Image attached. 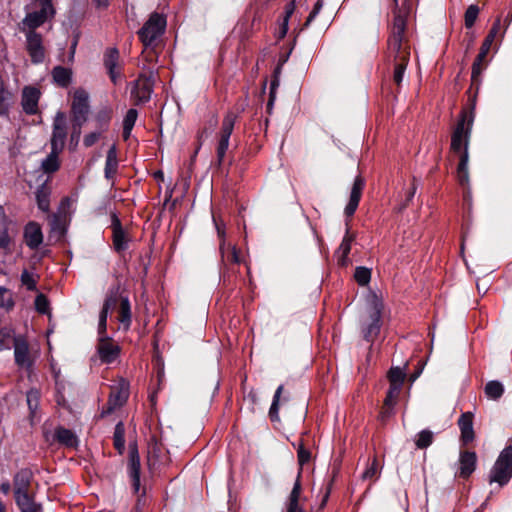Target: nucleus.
Listing matches in <instances>:
<instances>
[{
    "instance_id": "obj_52",
    "label": "nucleus",
    "mask_w": 512,
    "mask_h": 512,
    "mask_svg": "<svg viewBox=\"0 0 512 512\" xmlns=\"http://www.w3.org/2000/svg\"><path fill=\"white\" fill-rule=\"evenodd\" d=\"M21 283L29 291H35L37 289V281L32 273L28 270H24L21 274Z\"/></svg>"
},
{
    "instance_id": "obj_22",
    "label": "nucleus",
    "mask_w": 512,
    "mask_h": 512,
    "mask_svg": "<svg viewBox=\"0 0 512 512\" xmlns=\"http://www.w3.org/2000/svg\"><path fill=\"white\" fill-rule=\"evenodd\" d=\"M23 237L31 250L37 249L43 242L41 226L35 221L28 222L24 227Z\"/></svg>"
},
{
    "instance_id": "obj_29",
    "label": "nucleus",
    "mask_w": 512,
    "mask_h": 512,
    "mask_svg": "<svg viewBox=\"0 0 512 512\" xmlns=\"http://www.w3.org/2000/svg\"><path fill=\"white\" fill-rule=\"evenodd\" d=\"M51 76L57 86L67 88L72 82L73 72L71 68L58 65L52 69Z\"/></svg>"
},
{
    "instance_id": "obj_17",
    "label": "nucleus",
    "mask_w": 512,
    "mask_h": 512,
    "mask_svg": "<svg viewBox=\"0 0 512 512\" xmlns=\"http://www.w3.org/2000/svg\"><path fill=\"white\" fill-rule=\"evenodd\" d=\"M120 54L117 48H108L103 57V63L113 84H117L121 76V67L119 66Z\"/></svg>"
},
{
    "instance_id": "obj_60",
    "label": "nucleus",
    "mask_w": 512,
    "mask_h": 512,
    "mask_svg": "<svg viewBox=\"0 0 512 512\" xmlns=\"http://www.w3.org/2000/svg\"><path fill=\"white\" fill-rule=\"evenodd\" d=\"M321 8H322L321 0H318V1L315 3V5H314V7H313V10L310 12V14H309V16H308V18H307V20H306V23H305V25H306V26H307V25H309V23H310L311 21H313V19L317 16V14H318V13H319V11L321 10Z\"/></svg>"
},
{
    "instance_id": "obj_34",
    "label": "nucleus",
    "mask_w": 512,
    "mask_h": 512,
    "mask_svg": "<svg viewBox=\"0 0 512 512\" xmlns=\"http://www.w3.org/2000/svg\"><path fill=\"white\" fill-rule=\"evenodd\" d=\"M118 320L124 330H128L132 322V312L129 298L127 296L120 297V305L118 309Z\"/></svg>"
},
{
    "instance_id": "obj_19",
    "label": "nucleus",
    "mask_w": 512,
    "mask_h": 512,
    "mask_svg": "<svg viewBox=\"0 0 512 512\" xmlns=\"http://www.w3.org/2000/svg\"><path fill=\"white\" fill-rule=\"evenodd\" d=\"M13 346L15 363L19 367L30 368L32 366V360L30 358L29 344L26 338L23 336L14 337Z\"/></svg>"
},
{
    "instance_id": "obj_39",
    "label": "nucleus",
    "mask_w": 512,
    "mask_h": 512,
    "mask_svg": "<svg viewBox=\"0 0 512 512\" xmlns=\"http://www.w3.org/2000/svg\"><path fill=\"white\" fill-rule=\"evenodd\" d=\"M113 445L119 454H122L125 450V427L123 422H118L115 425L113 434Z\"/></svg>"
},
{
    "instance_id": "obj_46",
    "label": "nucleus",
    "mask_w": 512,
    "mask_h": 512,
    "mask_svg": "<svg viewBox=\"0 0 512 512\" xmlns=\"http://www.w3.org/2000/svg\"><path fill=\"white\" fill-rule=\"evenodd\" d=\"M433 442V433L430 430L424 429L420 431L415 439V445L418 449H426Z\"/></svg>"
},
{
    "instance_id": "obj_5",
    "label": "nucleus",
    "mask_w": 512,
    "mask_h": 512,
    "mask_svg": "<svg viewBox=\"0 0 512 512\" xmlns=\"http://www.w3.org/2000/svg\"><path fill=\"white\" fill-rule=\"evenodd\" d=\"M512 478V445L506 446L499 454L489 473L490 483L506 485Z\"/></svg>"
},
{
    "instance_id": "obj_28",
    "label": "nucleus",
    "mask_w": 512,
    "mask_h": 512,
    "mask_svg": "<svg viewBox=\"0 0 512 512\" xmlns=\"http://www.w3.org/2000/svg\"><path fill=\"white\" fill-rule=\"evenodd\" d=\"M33 472L29 468L19 470L14 476V494L28 492L31 487Z\"/></svg>"
},
{
    "instance_id": "obj_11",
    "label": "nucleus",
    "mask_w": 512,
    "mask_h": 512,
    "mask_svg": "<svg viewBox=\"0 0 512 512\" xmlns=\"http://www.w3.org/2000/svg\"><path fill=\"white\" fill-rule=\"evenodd\" d=\"M17 232L12 228V221L0 205V251L5 255L12 253Z\"/></svg>"
},
{
    "instance_id": "obj_45",
    "label": "nucleus",
    "mask_w": 512,
    "mask_h": 512,
    "mask_svg": "<svg viewBox=\"0 0 512 512\" xmlns=\"http://www.w3.org/2000/svg\"><path fill=\"white\" fill-rule=\"evenodd\" d=\"M15 306L12 292L6 287L0 286V308L10 311Z\"/></svg>"
},
{
    "instance_id": "obj_62",
    "label": "nucleus",
    "mask_w": 512,
    "mask_h": 512,
    "mask_svg": "<svg viewBox=\"0 0 512 512\" xmlns=\"http://www.w3.org/2000/svg\"><path fill=\"white\" fill-rule=\"evenodd\" d=\"M393 412V409H388L385 404L382 407V410L380 412V416L382 420H385L386 418L390 417Z\"/></svg>"
},
{
    "instance_id": "obj_55",
    "label": "nucleus",
    "mask_w": 512,
    "mask_h": 512,
    "mask_svg": "<svg viewBox=\"0 0 512 512\" xmlns=\"http://www.w3.org/2000/svg\"><path fill=\"white\" fill-rule=\"evenodd\" d=\"M137 118H138V111L134 108H130L126 112V115L124 116L123 126L129 127V128H134Z\"/></svg>"
},
{
    "instance_id": "obj_53",
    "label": "nucleus",
    "mask_w": 512,
    "mask_h": 512,
    "mask_svg": "<svg viewBox=\"0 0 512 512\" xmlns=\"http://www.w3.org/2000/svg\"><path fill=\"white\" fill-rule=\"evenodd\" d=\"M379 472V464L376 457H374L371 463L367 466L362 474L363 479H372L377 476Z\"/></svg>"
},
{
    "instance_id": "obj_2",
    "label": "nucleus",
    "mask_w": 512,
    "mask_h": 512,
    "mask_svg": "<svg viewBox=\"0 0 512 512\" xmlns=\"http://www.w3.org/2000/svg\"><path fill=\"white\" fill-rule=\"evenodd\" d=\"M474 122L473 111L463 110L451 134V151L459 156L457 166V178L460 185L465 186L469 183V142Z\"/></svg>"
},
{
    "instance_id": "obj_23",
    "label": "nucleus",
    "mask_w": 512,
    "mask_h": 512,
    "mask_svg": "<svg viewBox=\"0 0 512 512\" xmlns=\"http://www.w3.org/2000/svg\"><path fill=\"white\" fill-rule=\"evenodd\" d=\"M118 302V298L116 294H110L106 297L102 309L99 314V323H98V339L104 338L109 339L110 337L107 335V318L108 312L111 308H113Z\"/></svg>"
},
{
    "instance_id": "obj_20",
    "label": "nucleus",
    "mask_w": 512,
    "mask_h": 512,
    "mask_svg": "<svg viewBox=\"0 0 512 512\" xmlns=\"http://www.w3.org/2000/svg\"><path fill=\"white\" fill-rule=\"evenodd\" d=\"M130 395V383L125 378H118L111 386L109 394V400L111 403H115L119 407L126 404Z\"/></svg>"
},
{
    "instance_id": "obj_48",
    "label": "nucleus",
    "mask_w": 512,
    "mask_h": 512,
    "mask_svg": "<svg viewBox=\"0 0 512 512\" xmlns=\"http://www.w3.org/2000/svg\"><path fill=\"white\" fill-rule=\"evenodd\" d=\"M355 281L360 286H366L371 280V270L366 267H357L354 273Z\"/></svg>"
},
{
    "instance_id": "obj_36",
    "label": "nucleus",
    "mask_w": 512,
    "mask_h": 512,
    "mask_svg": "<svg viewBox=\"0 0 512 512\" xmlns=\"http://www.w3.org/2000/svg\"><path fill=\"white\" fill-rule=\"evenodd\" d=\"M300 477H301L300 472H298L297 479L294 483V486H293L292 491L289 496L287 512H303V510L299 506V497L301 494Z\"/></svg>"
},
{
    "instance_id": "obj_4",
    "label": "nucleus",
    "mask_w": 512,
    "mask_h": 512,
    "mask_svg": "<svg viewBox=\"0 0 512 512\" xmlns=\"http://www.w3.org/2000/svg\"><path fill=\"white\" fill-rule=\"evenodd\" d=\"M383 302L377 296L370 301L367 315L361 320L360 330L365 341L373 344L378 338L382 327Z\"/></svg>"
},
{
    "instance_id": "obj_18",
    "label": "nucleus",
    "mask_w": 512,
    "mask_h": 512,
    "mask_svg": "<svg viewBox=\"0 0 512 512\" xmlns=\"http://www.w3.org/2000/svg\"><path fill=\"white\" fill-rule=\"evenodd\" d=\"M121 349L120 346L114 344L109 339L100 338L98 339L97 345V353L102 363L111 364L113 363L120 355Z\"/></svg>"
},
{
    "instance_id": "obj_47",
    "label": "nucleus",
    "mask_w": 512,
    "mask_h": 512,
    "mask_svg": "<svg viewBox=\"0 0 512 512\" xmlns=\"http://www.w3.org/2000/svg\"><path fill=\"white\" fill-rule=\"evenodd\" d=\"M479 11V7L475 4L468 6L464 14V23L466 28L470 29L474 26L479 15Z\"/></svg>"
},
{
    "instance_id": "obj_6",
    "label": "nucleus",
    "mask_w": 512,
    "mask_h": 512,
    "mask_svg": "<svg viewBox=\"0 0 512 512\" xmlns=\"http://www.w3.org/2000/svg\"><path fill=\"white\" fill-rule=\"evenodd\" d=\"M500 25H501V20H500V18H497L495 20V22L493 23L488 35L485 37V39L481 45L480 51L472 64V71H471L472 85L478 86L480 83V77H481L482 70H483V67H482L483 61L486 58V56L491 48V45L500 30Z\"/></svg>"
},
{
    "instance_id": "obj_35",
    "label": "nucleus",
    "mask_w": 512,
    "mask_h": 512,
    "mask_svg": "<svg viewBox=\"0 0 512 512\" xmlns=\"http://www.w3.org/2000/svg\"><path fill=\"white\" fill-rule=\"evenodd\" d=\"M300 477H301L300 472H298L297 479L294 483V486H293L292 491L289 496L287 512H303V510L299 506V497L301 494Z\"/></svg>"
},
{
    "instance_id": "obj_51",
    "label": "nucleus",
    "mask_w": 512,
    "mask_h": 512,
    "mask_svg": "<svg viewBox=\"0 0 512 512\" xmlns=\"http://www.w3.org/2000/svg\"><path fill=\"white\" fill-rule=\"evenodd\" d=\"M405 374L399 367H392L388 372V380L391 384L403 385Z\"/></svg>"
},
{
    "instance_id": "obj_50",
    "label": "nucleus",
    "mask_w": 512,
    "mask_h": 512,
    "mask_svg": "<svg viewBox=\"0 0 512 512\" xmlns=\"http://www.w3.org/2000/svg\"><path fill=\"white\" fill-rule=\"evenodd\" d=\"M35 309L40 314H47L50 310V303L48 298L40 293L36 296L34 301Z\"/></svg>"
},
{
    "instance_id": "obj_49",
    "label": "nucleus",
    "mask_w": 512,
    "mask_h": 512,
    "mask_svg": "<svg viewBox=\"0 0 512 512\" xmlns=\"http://www.w3.org/2000/svg\"><path fill=\"white\" fill-rule=\"evenodd\" d=\"M297 458L299 464V472L302 473L303 466L311 460V452L304 447L303 443H300L297 449Z\"/></svg>"
},
{
    "instance_id": "obj_10",
    "label": "nucleus",
    "mask_w": 512,
    "mask_h": 512,
    "mask_svg": "<svg viewBox=\"0 0 512 512\" xmlns=\"http://www.w3.org/2000/svg\"><path fill=\"white\" fill-rule=\"evenodd\" d=\"M26 51L33 64H41L45 60L46 50L42 34L36 31H25Z\"/></svg>"
},
{
    "instance_id": "obj_54",
    "label": "nucleus",
    "mask_w": 512,
    "mask_h": 512,
    "mask_svg": "<svg viewBox=\"0 0 512 512\" xmlns=\"http://www.w3.org/2000/svg\"><path fill=\"white\" fill-rule=\"evenodd\" d=\"M295 9L294 0L290 2L285 8V17L281 27V37H284L288 31V21Z\"/></svg>"
},
{
    "instance_id": "obj_56",
    "label": "nucleus",
    "mask_w": 512,
    "mask_h": 512,
    "mask_svg": "<svg viewBox=\"0 0 512 512\" xmlns=\"http://www.w3.org/2000/svg\"><path fill=\"white\" fill-rule=\"evenodd\" d=\"M101 137V132H91L85 135L83 144L85 147L93 146Z\"/></svg>"
},
{
    "instance_id": "obj_37",
    "label": "nucleus",
    "mask_w": 512,
    "mask_h": 512,
    "mask_svg": "<svg viewBox=\"0 0 512 512\" xmlns=\"http://www.w3.org/2000/svg\"><path fill=\"white\" fill-rule=\"evenodd\" d=\"M62 151H58L55 149H51L49 155L42 161L41 167L43 171L47 174L55 173L59 167V154Z\"/></svg>"
},
{
    "instance_id": "obj_24",
    "label": "nucleus",
    "mask_w": 512,
    "mask_h": 512,
    "mask_svg": "<svg viewBox=\"0 0 512 512\" xmlns=\"http://www.w3.org/2000/svg\"><path fill=\"white\" fill-rule=\"evenodd\" d=\"M140 471L141 464L138 452L136 450H131L128 460V475L135 494L140 492Z\"/></svg>"
},
{
    "instance_id": "obj_27",
    "label": "nucleus",
    "mask_w": 512,
    "mask_h": 512,
    "mask_svg": "<svg viewBox=\"0 0 512 512\" xmlns=\"http://www.w3.org/2000/svg\"><path fill=\"white\" fill-rule=\"evenodd\" d=\"M55 440L67 448H77L79 445L78 436L70 429L59 426L54 431Z\"/></svg>"
},
{
    "instance_id": "obj_40",
    "label": "nucleus",
    "mask_w": 512,
    "mask_h": 512,
    "mask_svg": "<svg viewBox=\"0 0 512 512\" xmlns=\"http://www.w3.org/2000/svg\"><path fill=\"white\" fill-rule=\"evenodd\" d=\"M111 119L112 109L108 106L99 109L95 115V122L102 131L108 130Z\"/></svg>"
},
{
    "instance_id": "obj_61",
    "label": "nucleus",
    "mask_w": 512,
    "mask_h": 512,
    "mask_svg": "<svg viewBox=\"0 0 512 512\" xmlns=\"http://www.w3.org/2000/svg\"><path fill=\"white\" fill-rule=\"evenodd\" d=\"M279 86H280V79H279L278 71L276 70L274 72V75H273L271 81H270V88L269 89L273 90V91L274 90L277 91Z\"/></svg>"
},
{
    "instance_id": "obj_31",
    "label": "nucleus",
    "mask_w": 512,
    "mask_h": 512,
    "mask_svg": "<svg viewBox=\"0 0 512 512\" xmlns=\"http://www.w3.org/2000/svg\"><path fill=\"white\" fill-rule=\"evenodd\" d=\"M15 502L21 512H39L41 507L34 501L30 492H21L14 494Z\"/></svg>"
},
{
    "instance_id": "obj_41",
    "label": "nucleus",
    "mask_w": 512,
    "mask_h": 512,
    "mask_svg": "<svg viewBox=\"0 0 512 512\" xmlns=\"http://www.w3.org/2000/svg\"><path fill=\"white\" fill-rule=\"evenodd\" d=\"M40 398L41 394L38 389L32 388L26 393L27 405L32 419L36 416L40 404Z\"/></svg>"
},
{
    "instance_id": "obj_14",
    "label": "nucleus",
    "mask_w": 512,
    "mask_h": 512,
    "mask_svg": "<svg viewBox=\"0 0 512 512\" xmlns=\"http://www.w3.org/2000/svg\"><path fill=\"white\" fill-rule=\"evenodd\" d=\"M40 90L35 86H25L21 93V107L26 115L40 114L39 101Z\"/></svg>"
},
{
    "instance_id": "obj_7",
    "label": "nucleus",
    "mask_w": 512,
    "mask_h": 512,
    "mask_svg": "<svg viewBox=\"0 0 512 512\" xmlns=\"http://www.w3.org/2000/svg\"><path fill=\"white\" fill-rule=\"evenodd\" d=\"M238 114L232 110L228 111L223 120L218 134L216 156L218 164L221 165L229 148L230 137L233 133Z\"/></svg>"
},
{
    "instance_id": "obj_63",
    "label": "nucleus",
    "mask_w": 512,
    "mask_h": 512,
    "mask_svg": "<svg viewBox=\"0 0 512 512\" xmlns=\"http://www.w3.org/2000/svg\"><path fill=\"white\" fill-rule=\"evenodd\" d=\"M415 193H416V186L413 185L407 194L406 203L404 204V207H406L408 205V202H410L413 199Z\"/></svg>"
},
{
    "instance_id": "obj_33",
    "label": "nucleus",
    "mask_w": 512,
    "mask_h": 512,
    "mask_svg": "<svg viewBox=\"0 0 512 512\" xmlns=\"http://www.w3.org/2000/svg\"><path fill=\"white\" fill-rule=\"evenodd\" d=\"M217 232L218 236L221 238L220 243V253L223 260H226L229 263L239 264L241 262L240 259V252L237 250L235 246L228 247L227 250L225 249V241L223 239L224 237V231L217 226Z\"/></svg>"
},
{
    "instance_id": "obj_13",
    "label": "nucleus",
    "mask_w": 512,
    "mask_h": 512,
    "mask_svg": "<svg viewBox=\"0 0 512 512\" xmlns=\"http://www.w3.org/2000/svg\"><path fill=\"white\" fill-rule=\"evenodd\" d=\"M40 6L39 10L26 14L22 21L24 31H36V29L43 25L48 19L54 17L55 8H48L43 5Z\"/></svg>"
},
{
    "instance_id": "obj_58",
    "label": "nucleus",
    "mask_w": 512,
    "mask_h": 512,
    "mask_svg": "<svg viewBox=\"0 0 512 512\" xmlns=\"http://www.w3.org/2000/svg\"><path fill=\"white\" fill-rule=\"evenodd\" d=\"M82 126L83 125H79L77 121H72L71 141H75L76 143L79 141Z\"/></svg>"
},
{
    "instance_id": "obj_25",
    "label": "nucleus",
    "mask_w": 512,
    "mask_h": 512,
    "mask_svg": "<svg viewBox=\"0 0 512 512\" xmlns=\"http://www.w3.org/2000/svg\"><path fill=\"white\" fill-rule=\"evenodd\" d=\"M458 427L461 432L460 440L462 444L468 445L471 443L475 438L473 428V414L471 412L462 413L458 419Z\"/></svg>"
},
{
    "instance_id": "obj_43",
    "label": "nucleus",
    "mask_w": 512,
    "mask_h": 512,
    "mask_svg": "<svg viewBox=\"0 0 512 512\" xmlns=\"http://www.w3.org/2000/svg\"><path fill=\"white\" fill-rule=\"evenodd\" d=\"M403 385L389 383V389L385 397V406L388 409H394L396 401L400 395Z\"/></svg>"
},
{
    "instance_id": "obj_59",
    "label": "nucleus",
    "mask_w": 512,
    "mask_h": 512,
    "mask_svg": "<svg viewBox=\"0 0 512 512\" xmlns=\"http://www.w3.org/2000/svg\"><path fill=\"white\" fill-rule=\"evenodd\" d=\"M276 95H277L276 90L273 91V90L269 89V98H268V102L266 105V111L268 114H272L274 103L276 101Z\"/></svg>"
},
{
    "instance_id": "obj_57",
    "label": "nucleus",
    "mask_w": 512,
    "mask_h": 512,
    "mask_svg": "<svg viewBox=\"0 0 512 512\" xmlns=\"http://www.w3.org/2000/svg\"><path fill=\"white\" fill-rule=\"evenodd\" d=\"M118 408H120V407L118 405H116L115 403L114 404L111 403L110 400L108 399L106 405L101 410L100 416L102 418L107 417V416L111 415Z\"/></svg>"
},
{
    "instance_id": "obj_32",
    "label": "nucleus",
    "mask_w": 512,
    "mask_h": 512,
    "mask_svg": "<svg viewBox=\"0 0 512 512\" xmlns=\"http://www.w3.org/2000/svg\"><path fill=\"white\" fill-rule=\"evenodd\" d=\"M118 154L116 145L113 144L107 151L104 174L105 178L110 180L113 179L118 170Z\"/></svg>"
},
{
    "instance_id": "obj_42",
    "label": "nucleus",
    "mask_w": 512,
    "mask_h": 512,
    "mask_svg": "<svg viewBox=\"0 0 512 512\" xmlns=\"http://www.w3.org/2000/svg\"><path fill=\"white\" fill-rule=\"evenodd\" d=\"M13 95L12 93L4 87V85L0 86V115L8 116L10 112V107L12 103Z\"/></svg>"
},
{
    "instance_id": "obj_16",
    "label": "nucleus",
    "mask_w": 512,
    "mask_h": 512,
    "mask_svg": "<svg viewBox=\"0 0 512 512\" xmlns=\"http://www.w3.org/2000/svg\"><path fill=\"white\" fill-rule=\"evenodd\" d=\"M458 471L455 476L457 478L467 480L476 470L477 455L474 451H460L458 459Z\"/></svg>"
},
{
    "instance_id": "obj_12",
    "label": "nucleus",
    "mask_w": 512,
    "mask_h": 512,
    "mask_svg": "<svg viewBox=\"0 0 512 512\" xmlns=\"http://www.w3.org/2000/svg\"><path fill=\"white\" fill-rule=\"evenodd\" d=\"M67 139L66 115L58 111L53 120L52 135L50 139L51 149L63 151Z\"/></svg>"
},
{
    "instance_id": "obj_1",
    "label": "nucleus",
    "mask_w": 512,
    "mask_h": 512,
    "mask_svg": "<svg viewBox=\"0 0 512 512\" xmlns=\"http://www.w3.org/2000/svg\"><path fill=\"white\" fill-rule=\"evenodd\" d=\"M406 29V16L400 11L396 12L387 39L386 59L394 65L393 81L398 86L403 81L411 55V46Z\"/></svg>"
},
{
    "instance_id": "obj_15",
    "label": "nucleus",
    "mask_w": 512,
    "mask_h": 512,
    "mask_svg": "<svg viewBox=\"0 0 512 512\" xmlns=\"http://www.w3.org/2000/svg\"><path fill=\"white\" fill-rule=\"evenodd\" d=\"M111 230L114 250L118 253L127 250L129 246V238L115 212L111 213Z\"/></svg>"
},
{
    "instance_id": "obj_64",
    "label": "nucleus",
    "mask_w": 512,
    "mask_h": 512,
    "mask_svg": "<svg viewBox=\"0 0 512 512\" xmlns=\"http://www.w3.org/2000/svg\"><path fill=\"white\" fill-rule=\"evenodd\" d=\"M132 130L133 128L123 126L122 137L125 141L130 138Z\"/></svg>"
},
{
    "instance_id": "obj_30",
    "label": "nucleus",
    "mask_w": 512,
    "mask_h": 512,
    "mask_svg": "<svg viewBox=\"0 0 512 512\" xmlns=\"http://www.w3.org/2000/svg\"><path fill=\"white\" fill-rule=\"evenodd\" d=\"M50 196L51 187L48 185L47 181H45L38 186L35 191L37 207L44 213H48L50 211Z\"/></svg>"
},
{
    "instance_id": "obj_26",
    "label": "nucleus",
    "mask_w": 512,
    "mask_h": 512,
    "mask_svg": "<svg viewBox=\"0 0 512 512\" xmlns=\"http://www.w3.org/2000/svg\"><path fill=\"white\" fill-rule=\"evenodd\" d=\"M355 240V234L350 232L349 227L347 226L345 235L342 239L340 246L336 251V256L338 260V264L341 266H346L349 262V254L351 252L352 243Z\"/></svg>"
},
{
    "instance_id": "obj_44",
    "label": "nucleus",
    "mask_w": 512,
    "mask_h": 512,
    "mask_svg": "<svg viewBox=\"0 0 512 512\" xmlns=\"http://www.w3.org/2000/svg\"><path fill=\"white\" fill-rule=\"evenodd\" d=\"M283 389H284V386L280 385V386H278V388L276 389V391L274 393L273 400H272V403H271V406L269 409V417L272 422L279 420V401H280V397L283 392Z\"/></svg>"
},
{
    "instance_id": "obj_8",
    "label": "nucleus",
    "mask_w": 512,
    "mask_h": 512,
    "mask_svg": "<svg viewBox=\"0 0 512 512\" xmlns=\"http://www.w3.org/2000/svg\"><path fill=\"white\" fill-rule=\"evenodd\" d=\"M90 112L89 94L83 88H77L73 93L71 103L72 121L84 125Z\"/></svg>"
},
{
    "instance_id": "obj_38",
    "label": "nucleus",
    "mask_w": 512,
    "mask_h": 512,
    "mask_svg": "<svg viewBox=\"0 0 512 512\" xmlns=\"http://www.w3.org/2000/svg\"><path fill=\"white\" fill-rule=\"evenodd\" d=\"M484 392L488 399L498 400L504 394V386L500 381L492 380L486 383Z\"/></svg>"
},
{
    "instance_id": "obj_21",
    "label": "nucleus",
    "mask_w": 512,
    "mask_h": 512,
    "mask_svg": "<svg viewBox=\"0 0 512 512\" xmlns=\"http://www.w3.org/2000/svg\"><path fill=\"white\" fill-rule=\"evenodd\" d=\"M365 187V180L362 176L358 175L353 182L350 192L349 201L345 207L344 213L346 217H352L356 212L359 202L361 200L362 192Z\"/></svg>"
},
{
    "instance_id": "obj_9",
    "label": "nucleus",
    "mask_w": 512,
    "mask_h": 512,
    "mask_svg": "<svg viewBox=\"0 0 512 512\" xmlns=\"http://www.w3.org/2000/svg\"><path fill=\"white\" fill-rule=\"evenodd\" d=\"M149 70L150 75L142 73L134 82L131 95L137 105L147 103L151 98L154 85V80L152 79L153 68H149Z\"/></svg>"
},
{
    "instance_id": "obj_3",
    "label": "nucleus",
    "mask_w": 512,
    "mask_h": 512,
    "mask_svg": "<svg viewBox=\"0 0 512 512\" xmlns=\"http://www.w3.org/2000/svg\"><path fill=\"white\" fill-rule=\"evenodd\" d=\"M166 26V16L155 11L149 15L147 21L139 29L137 34L144 46L142 54L146 61L151 63L155 60L156 56L154 50L158 46L161 37L164 35Z\"/></svg>"
}]
</instances>
